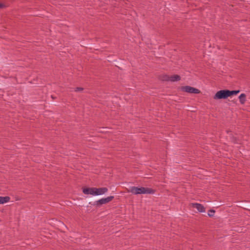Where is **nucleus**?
Wrapping results in <instances>:
<instances>
[{"label": "nucleus", "mask_w": 250, "mask_h": 250, "mask_svg": "<svg viewBox=\"0 0 250 250\" xmlns=\"http://www.w3.org/2000/svg\"><path fill=\"white\" fill-rule=\"evenodd\" d=\"M128 192L137 195L141 194H153L155 191L150 188L144 187H131Z\"/></svg>", "instance_id": "obj_1"}, {"label": "nucleus", "mask_w": 250, "mask_h": 250, "mask_svg": "<svg viewBox=\"0 0 250 250\" xmlns=\"http://www.w3.org/2000/svg\"><path fill=\"white\" fill-rule=\"evenodd\" d=\"M229 90H222L218 91L214 96L213 99L215 100L226 99L229 97Z\"/></svg>", "instance_id": "obj_2"}, {"label": "nucleus", "mask_w": 250, "mask_h": 250, "mask_svg": "<svg viewBox=\"0 0 250 250\" xmlns=\"http://www.w3.org/2000/svg\"><path fill=\"white\" fill-rule=\"evenodd\" d=\"M180 89L182 91L189 93L199 94L200 93V91L198 89L188 85L181 87Z\"/></svg>", "instance_id": "obj_3"}, {"label": "nucleus", "mask_w": 250, "mask_h": 250, "mask_svg": "<svg viewBox=\"0 0 250 250\" xmlns=\"http://www.w3.org/2000/svg\"><path fill=\"white\" fill-rule=\"evenodd\" d=\"M114 198L113 196H110L108 197H107L106 198H102L99 200H97L95 202L94 205L100 207L101 205L103 204H107L109 202H110L112 200V199Z\"/></svg>", "instance_id": "obj_4"}, {"label": "nucleus", "mask_w": 250, "mask_h": 250, "mask_svg": "<svg viewBox=\"0 0 250 250\" xmlns=\"http://www.w3.org/2000/svg\"><path fill=\"white\" fill-rule=\"evenodd\" d=\"M180 77L178 75H174L171 76L165 75L163 77L162 80L163 81H170L172 82L179 81L180 80Z\"/></svg>", "instance_id": "obj_5"}, {"label": "nucleus", "mask_w": 250, "mask_h": 250, "mask_svg": "<svg viewBox=\"0 0 250 250\" xmlns=\"http://www.w3.org/2000/svg\"><path fill=\"white\" fill-rule=\"evenodd\" d=\"M108 188H95V196L102 195L104 194L108 191Z\"/></svg>", "instance_id": "obj_6"}, {"label": "nucleus", "mask_w": 250, "mask_h": 250, "mask_svg": "<svg viewBox=\"0 0 250 250\" xmlns=\"http://www.w3.org/2000/svg\"><path fill=\"white\" fill-rule=\"evenodd\" d=\"M83 192L84 194L95 196V188H86L83 189Z\"/></svg>", "instance_id": "obj_7"}, {"label": "nucleus", "mask_w": 250, "mask_h": 250, "mask_svg": "<svg viewBox=\"0 0 250 250\" xmlns=\"http://www.w3.org/2000/svg\"><path fill=\"white\" fill-rule=\"evenodd\" d=\"M192 207L196 208L200 212H205L206 210L204 207L199 203H192L191 204Z\"/></svg>", "instance_id": "obj_8"}, {"label": "nucleus", "mask_w": 250, "mask_h": 250, "mask_svg": "<svg viewBox=\"0 0 250 250\" xmlns=\"http://www.w3.org/2000/svg\"><path fill=\"white\" fill-rule=\"evenodd\" d=\"M10 200V198L9 196H0V204H4L8 202Z\"/></svg>", "instance_id": "obj_9"}, {"label": "nucleus", "mask_w": 250, "mask_h": 250, "mask_svg": "<svg viewBox=\"0 0 250 250\" xmlns=\"http://www.w3.org/2000/svg\"><path fill=\"white\" fill-rule=\"evenodd\" d=\"M246 95L244 93H242L239 96V99L240 103L241 104H243L245 103L246 99Z\"/></svg>", "instance_id": "obj_10"}, {"label": "nucleus", "mask_w": 250, "mask_h": 250, "mask_svg": "<svg viewBox=\"0 0 250 250\" xmlns=\"http://www.w3.org/2000/svg\"><path fill=\"white\" fill-rule=\"evenodd\" d=\"M239 92H240L239 90H232V91L229 90V96L232 95L237 94Z\"/></svg>", "instance_id": "obj_11"}, {"label": "nucleus", "mask_w": 250, "mask_h": 250, "mask_svg": "<svg viewBox=\"0 0 250 250\" xmlns=\"http://www.w3.org/2000/svg\"><path fill=\"white\" fill-rule=\"evenodd\" d=\"M214 213H215V210H213V209H210L208 211V215L209 216V217H212L214 215Z\"/></svg>", "instance_id": "obj_12"}, {"label": "nucleus", "mask_w": 250, "mask_h": 250, "mask_svg": "<svg viewBox=\"0 0 250 250\" xmlns=\"http://www.w3.org/2000/svg\"><path fill=\"white\" fill-rule=\"evenodd\" d=\"M83 90V88H82V87H77V88H75V91H76V92L81 91Z\"/></svg>", "instance_id": "obj_13"}]
</instances>
